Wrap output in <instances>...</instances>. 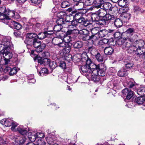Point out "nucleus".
Returning a JSON list of instances; mask_svg holds the SVG:
<instances>
[{"label":"nucleus","mask_w":145,"mask_h":145,"mask_svg":"<svg viewBox=\"0 0 145 145\" xmlns=\"http://www.w3.org/2000/svg\"><path fill=\"white\" fill-rule=\"evenodd\" d=\"M81 57V60L83 62H85L86 64L81 67L80 71L82 74L89 76L93 70L97 68L98 64H95L93 62L86 53L82 54Z\"/></svg>","instance_id":"nucleus-1"},{"label":"nucleus","mask_w":145,"mask_h":145,"mask_svg":"<svg viewBox=\"0 0 145 145\" xmlns=\"http://www.w3.org/2000/svg\"><path fill=\"white\" fill-rule=\"evenodd\" d=\"M106 68L103 63L98 64L97 68L93 70L90 74L92 80L95 82H98L100 80L99 76H103L106 75Z\"/></svg>","instance_id":"nucleus-2"},{"label":"nucleus","mask_w":145,"mask_h":145,"mask_svg":"<svg viewBox=\"0 0 145 145\" xmlns=\"http://www.w3.org/2000/svg\"><path fill=\"white\" fill-rule=\"evenodd\" d=\"M135 29L133 28H129L127 29L126 31L122 34V36H124L123 37V39H128L130 42H135L136 38L135 33Z\"/></svg>","instance_id":"nucleus-3"},{"label":"nucleus","mask_w":145,"mask_h":145,"mask_svg":"<svg viewBox=\"0 0 145 145\" xmlns=\"http://www.w3.org/2000/svg\"><path fill=\"white\" fill-rule=\"evenodd\" d=\"M0 42L5 46V48L12 50L13 49V45L11 42V38L2 36L0 38Z\"/></svg>","instance_id":"nucleus-4"},{"label":"nucleus","mask_w":145,"mask_h":145,"mask_svg":"<svg viewBox=\"0 0 145 145\" xmlns=\"http://www.w3.org/2000/svg\"><path fill=\"white\" fill-rule=\"evenodd\" d=\"M91 18L92 22H95L97 25L101 26L105 24V20H103V19L97 13L92 14Z\"/></svg>","instance_id":"nucleus-5"},{"label":"nucleus","mask_w":145,"mask_h":145,"mask_svg":"<svg viewBox=\"0 0 145 145\" xmlns=\"http://www.w3.org/2000/svg\"><path fill=\"white\" fill-rule=\"evenodd\" d=\"M11 139L14 141V144L15 145H22L25 143L26 138L23 137L12 136L10 137Z\"/></svg>","instance_id":"nucleus-6"},{"label":"nucleus","mask_w":145,"mask_h":145,"mask_svg":"<svg viewBox=\"0 0 145 145\" xmlns=\"http://www.w3.org/2000/svg\"><path fill=\"white\" fill-rule=\"evenodd\" d=\"M24 42L27 44V47L30 45L33 46L35 48L39 46L41 44V41L38 40L37 38H34L32 40L25 39L24 41Z\"/></svg>","instance_id":"nucleus-7"},{"label":"nucleus","mask_w":145,"mask_h":145,"mask_svg":"<svg viewBox=\"0 0 145 145\" xmlns=\"http://www.w3.org/2000/svg\"><path fill=\"white\" fill-rule=\"evenodd\" d=\"M123 95V97H126L125 100L130 99L134 95V92L131 89L128 88H125L122 91Z\"/></svg>","instance_id":"nucleus-8"},{"label":"nucleus","mask_w":145,"mask_h":145,"mask_svg":"<svg viewBox=\"0 0 145 145\" xmlns=\"http://www.w3.org/2000/svg\"><path fill=\"white\" fill-rule=\"evenodd\" d=\"M80 34L84 35L82 37V39L84 40H87L91 39L92 37L90 36V34L89 31L85 29L80 30Z\"/></svg>","instance_id":"nucleus-9"},{"label":"nucleus","mask_w":145,"mask_h":145,"mask_svg":"<svg viewBox=\"0 0 145 145\" xmlns=\"http://www.w3.org/2000/svg\"><path fill=\"white\" fill-rule=\"evenodd\" d=\"M56 33V37L57 38L60 39L62 40L63 39L64 41L67 44L71 43L70 42L72 41V38L71 36H65V35Z\"/></svg>","instance_id":"nucleus-10"},{"label":"nucleus","mask_w":145,"mask_h":145,"mask_svg":"<svg viewBox=\"0 0 145 145\" xmlns=\"http://www.w3.org/2000/svg\"><path fill=\"white\" fill-rule=\"evenodd\" d=\"M18 71L16 67L13 66H6L4 69L5 72H8L10 75H13L16 74Z\"/></svg>","instance_id":"nucleus-11"},{"label":"nucleus","mask_w":145,"mask_h":145,"mask_svg":"<svg viewBox=\"0 0 145 145\" xmlns=\"http://www.w3.org/2000/svg\"><path fill=\"white\" fill-rule=\"evenodd\" d=\"M127 40L123 39V40L120 39L118 41H116V43L119 45H121L122 48L124 49L127 50L130 46V44L126 42Z\"/></svg>","instance_id":"nucleus-12"},{"label":"nucleus","mask_w":145,"mask_h":145,"mask_svg":"<svg viewBox=\"0 0 145 145\" xmlns=\"http://www.w3.org/2000/svg\"><path fill=\"white\" fill-rule=\"evenodd\" d=\"M119 82L117 79L115 80L113 82L110 81L107 84V86L110 89L116 91L118 88Z\"/></svg>","instance_id":"nucleus-13"},{"label":"nucleus","mask_w":145,"mask_h":145,"mask_svg":"<svg viewBox=\"0 0 145 145\" xmlns=\"http://www.w3.org/2000/svg\"><path fill=\"white\" fill-rule=\"evenodd\" d=\"M41 54L42 56H41V57H46V58L43 59L44 65H49L50 60L47 58L50 57V53L48 52L44 51Z\"/></svg>","instance_id":"nucleus-14"},{"label":"nucleus","mask_w":145,"mask_h":145,"mask_svg":"<svg viewBox=\"0 0 145 145\" xmlns=\"http://www.w3.org/2000/svg\"><path fill=\"white\" fill-rule=\"evenodd\" d=\"M16 132H18L22 135H27V128L22 125H20L16 128Z\"/></svg>","instance_id":"nucleus-15"},{"label":"nucleus","mask_w":145,"mask_h":145,"mask_svg":"<svg viewBox=\"0 0 145 145\" xmlns=\"http://www.w3.org/2000/svg\"><path fill=\"white\" fill-rule=\"evenodd\" d=\"M0 19L2 20V22L8 25L10 27L11 24V22L13 20H11L10 18H8L7 16L4 15L3 16H0Z\"/></svg>","instance_id":"nucleus-16"},{"label":"nucleus","mask_w":145,"mask_h":145,"mask_svg":"<svg viewBox=\"0 0 145 145\" xmlns=\"http://www.w3.org/2000/svg\"><path fill=\"white\" fill-rule=\"evenodd\" d=\"M82 8L80 9H78V10H75L72 11V14L73 16V18L74 20H77V18L80 17L82 14V12L81 11H79V10H81Z\"/></svg>","instance_id":"nucleus-17"},{"label":"nucleus","mask_w":145,"mask_h":145,"mask_svg":"<svg viewBox=\"0 0 145 145\" xmlns=\"http://www.w3.org/2000/svg\"><path fill=\"white\" fill-rule=\"evenodd\" d=\"M99 29V28L98 27H95L91 29V33L92 35H90V36L92 37L91 39L93 40H94L95 39V38H96L97 39V37H96L95 35H98L99 36V31L98 30Z\"/></svg>","instance_id":"nucleus-18"},{"label":"nucleus","mask_w":145,"mask_h":145,"mask_svg":"<svg viewBox=\"0 0 145 145\" xmlns=\"http://www.w3.org/2000/svg\"><path fill=\"white\" fill-rule=\"evenodd\" d=\"M28 137L29 139L31 141H34L37 138L36 132L34 131H31L29 132Z\"/></svg>","instance_id":"nucleus-19"},{"label":"nucleus","mask_w":145,"mask_h":145,"mask_svg":"<svg viewBox=\"0 0 145 145\" xmlns=\"http://www.w3.org/2000/svg\"><path fill=\"white\" fill-rule=\"evenodd\" d=\"M69 22V21H66L65 19L62 18L57 19L56 21V23L57 24L61 25L63 27H65V25H67L68 23Z\"/></svg>","instance_id":"nucleus-20"},{"label":"nucleus","mask_w":145,"mask_h":145,"mask_svg":"<svg viewBox=\"0 0 145 145\" xmlns=\"http://www.w3.org/2000/svg\"><path fill=\"white\" fill-rule=\"evenodd\" d=\"M115 19V16L114 15L111 14L110 13L107 14L105 15L103 18V20H105V25L106 24V22L108 20H113Z\"/></svg>","instance_id":"nucleus-21"},{"label":"nucleus","mask_w":145,"mask_h":145,"mask_svg":"<svg viewBox=\"0 0 145 145\" xmlns=\"http://www.w3.org/2000/svg\"><path fill=\"white\" fill-rule=\"evenodd\" d=\"M13 121L10 119H3L1 120V123L6 127H8L11 126L12 123H13Z\"/></svg>","instance_id":"nucleus-22"},{"label":"nucleus","mask_w":145,"mask_h":145,"mask_svg":"<svg viewBox=\"0 0 145 145\" xmlns=\"http://www.w3.org/2000/svg\"><path fill=\"white\" fill-rule=\"evenodd\" d=\"M127 70L125 68H122L119 70L117 73V75L120 77L126 76L128 75Z\"/></svg>","instance_id":"nucleus-23"},{"label":"nucleus","mask_w":145,"mask_h":145,"mask_svg":"<svg viewBox=\"0 0 145 145\" xmlns=\"http://www.w3.org/2000/svg\"><path fill=\"white\" fill-rule=\"evenodd\" d=\"M11 23V24L10 27L11 28L15 29L17 30H20L22 28V26L20 23L15 21L13 20Z\"/></svg>","instance_id":"nucleus-24"},{"label":"nucleus","mask_w":145,"mask_h":145,"mask_svg":"<svg viewBox=\"0 0 145 145\" xmlns=\"http://www.w3.org/2000/svg\"><path fill=\"white\" fill-rule=\"evenodd\" d=\"M72 45V43L67 44L66 46L64 47L62 50V52L63 54H68L71 51V47Z\"/></svg>","instance_id":"nucleus-25"},{"label":"nucleus","mask_w":145,"mask_h":145,"mask_svg":"<svg viewBox=\"0 0 145 145\" xmlns=\"http://www.w3.org/2000/svg\"><path fill=\"white\" fill-rule=\"evenodd\" d=\"M145 52V48H138L137 49V61L138 60L139 58V55Z\"/></svg>","instance_id":"nucleus-26"},{"label":"nucleus","mask_w":145,"mask_h":145,"mask_svg":"<svg viewBox=\"0 0 145 145\" xmlns=\"http://www.w3.org/2000/svg\"><path fill=\"white\" fill-rule=\"evenodd\" d=\"M113 49L111 47H106L104 49V52L105 54L107 55H110L114 52Z\"/></svg>","instance_id":"nucleus-27"},{"label":"nucleus","mask_w":145,"mask_h":145,"mask_svg":"<svg viewBox=\"0 0 145 145\" xmlns=\"http://www.w3.org/2000/svg\"><path fill=\"white\" fill-rule=\"evenodd\" d=\"M96 13L103 19V18L106 14L107 11L102 8H100Z\"/></svg>","instance_id":"nucleus-28"},{"label":"nucleus","mask_w":145,"mask_h":145,"mask_svg":"<svg viewBox=\"0 0 145 145\" xmlns=\"http://www.w3.org/2000/svg\"><path fill=\"white\" fill-rule=\"evenodd\" d=\"M117 3L120 6L127 8L128 2L127 0H120Z\"/></svg>","instance_id":"nucleus-29"},{"label":"nucleus","mask_w":145,"mask_h":145,"mask_svg":"<svg viewBox=\"0 0 145 145\" xmlns=\"http://www.w3.org/2000/svg\"><path fill=\"white\" fill-rule=\"evenodd\" d=\"M45 47L46 45L45 44H41L39 46L35 48V51L38 53L41 52L44 50Z\"/></svg>","instance_id":"nucleus-30"},{"label":"nucleus","mask_w":145,"mask_h":145,"mask_svg":"<svg viewBox=\"0 0 145 145\" xmlns=\"http://www.w3.org/2000/svg\"><path fill=\"white\" fill-rule=\"evenodd\" d=\"M108 30L106 29L100 30L99 31V38H102L104 37L106 35H108Z\"/></svg>","instance_id":"nucleus-31"},{"label":"nucleus","mask_w":145,"mask_h":145,"mask_svg":"<svg viewBox=\"0 0 145 145\" xmlns=\"http://www.w3.org/2000/svg\"><path fill=\"white\" fill-rule=\"evenodd\" d=\"M103 0H93V4L95 7L100 8L103 4Z\"/></svg>","instance_id":"nucleus-32"},{"label":"nucleus","mask_w":145,"mask_h":145,"mask_svg":"<svg viewBox=\"0 0 145 145\" xmlns=\"http://www.w3.org/2000/svg\"><path fill=\"white\" fill-rule=\"evenodd\" d=\"M103 5L102 8L105 9L106 11L108 10L109 11V10L112 6V4L108 2H105V3H103Z\"/></svg>","instance_id":"nucleus-33"},{"label":"nucleus","mask_w":145,"mask_h":145,"mask_svg":"<svg viewBox=\"0 0 145 145\" xmlns=\"http://www.w3.org/2000/svg\"><path fill=\"white\" fill-rule=\"evenodd\" d=\"M10 50H7V52H5L3 53V54L2 55L3 57H6L5 58L9 59H11L12 57V52L10 51Z\"/></svg>","instance_id":"nucleus-34"},{"label":"nucleus","mask_w":145,"mask_h":145,"mask_svg":"<svg viewBox=\"0 0 145 145\" xmlns=\"http://www.w3.org/2000/svg\"><path fill=\"white\" fill-rule=\"evenodd\" d=\"M88 50L93 56H95L98 53L96 48L93 46L89 47L88 48Z\"/></svg>","instance_id":"nucleus-35"},{"label":"nucleus","mask_w":145,"mask_h":145,"mask_svg":"<svg viewBox=\"0 0 145 145\" xmlns=\"http://www.w3.org/2000/svg\"><path fill=\"white\" fill-rule=\"evenodd\" d=\"M1 42H0V54H3V53L6 52H7V50H10L5 48V46L1 43Z\"/></svg>","instance_id":"nucleus-36"},{"label":"nucleus","mask_w":145,"mask_h":145,"mask_svg":"<svg viewBox=\"0 0 145 145\" xmlns=\"http://www.w3.org/2000/svg\"><path fill=\"white\" fill-rule=\"evenodd\" d=\"M118 12V8L116 6L111 7L109 11V13L112 14V15L114 16Z\"/></svg>","instance_id":"nucleus-37"},{"label":"nucleus","mask_w":145,"mask_h":145,"mask_svg":"<svg viewBox=\"0 0 145 145\" xmlns=\"http://www.w3.org/2000/svg\"><path fill=\"white\" fill-rule=\"evenodd\" d=\"M35 144L33 142L28 143L26 145H44V141L42 140H38L35 142Z\"/></svg>","instance_id":"nucleus-38"},{"label":"nucleus","mask_w":145,"mask_h":145,"mask_svg":"<svg viewBox=\"0 0 145 145\" xmlns=\"http://www.w3.org/2000/svg\"><path fill=\"white\" fill-rule=\"evenodd\" d=\"M62 26L61 25H59L58 24H57L54 26L53 29L54 31H55V32H56V33L58 34H60V33L58 34V32H60V31L62 29Z\"/></svg>","instance_id":"nucleus-39"},{"label":"nucleus","mask_w":145,"mask_h":145,"mask_svg":"<svg viewBox=\"0 0 145 145\" xmlns=\"http://www.w3.org/2000/svg\"><path fill=\"white\" fill-rule=\"evenodd\" d=\"M114 25L117 28L120 27L122 25V21L119 18L116 19L114 22Z\"/></svg>","instance_id":"nucleus-40"},{"label":"nucleus","mask_w":145,"mask_h":145,"mask_svg":"<svg viewBox=\"0 0 145 145\" xmlns=\"http://www.w3.org/2000/svg\"><path fill=\"white\" fill-rule=\"evenodd\" d=\"M70 5V3L67 0L63 1L61 4V7L63 8L68 7Z\"/></svg>","instance_id":"nucleus-41"},{"label":"nucleus","mask_w":145,"mask_h":145,"mask_svg":"<svg viewBox=\"0 0 145 145\" xmlns=\"http://www.w3.org/2000/svg\"><path fill=\"white\" fill-rule=\"evenodd\" d=\"M113 37H114L115 39H118V41L120 39L123 40V37H124V36H123V37H122V35H121L120 32H116L115 31V33L113 35Z\"/></svg>","instance_id":"nucleus-42"},{"label":"nucleus","mask_w":145,"mask_h":145,"mask_svg":"<svg viewBox=\"0 0 145 145\" xmlns=\"http://www.w3.org/2000/svg\"><path fill=\"white\" fill-rule=\"evenodd\" d=\"M8 9H6L5 7L2 6L0 7V14L1 16L5 15L7 12Z\"/></svg>","instance_id":"nucleus-43"},{"label":"nucleus","mask_w":145,"mask_h":145,"mask_svg":"<svg viewBox=\"0 0 145 145\" xmlns=\"http://www.w3.org/2000/svg\"><path fill=\"white\" fill-rule=\"evenodd\" d=\"M35 21L36 19L34 18H32L30 19L28 23H29V25L30 26H28L26 27H25L27 31H29L30 29L31 28V26H32V25H33V24H34L33 23V22H35Z\"/></svg>","instance_id":"nucleus-44"},{"label":"nucleus","mask_w":145,"mask_h":145,"mask_svg":"<svg viewBox=\"0 0 145 145\" xmlns=\"http://www.w3.org/2000/svg\"><path fill=\"white\" fill-rule=\"evenodd\" d=\"M37 37L38 39L40 40H42L47 37L45 32L44 31L43 32L39 33L37 35Z\"/></svg>","instance_id":"nucleus-45"},{"label":"nucleus","mask_w":145,"mask_h":145,"mask_svg":"<svg viewBox=\"0 0 145 145\" xmlns=\"http://www.w3.org/2000/svg\"><path fill=\"white\" fill-rule=\"evenodd\" d=\"M123 20L124 22H127L129 20L130 18V16L128 13H125L123 14L122 16Z\"/></svg>","instance_id":"nucleus-46"},{"label":"nucleus","mask_w":145,"mask_h":145,"mask_svg":"<svg viewBox=\"0 0 145 145\" xmlns=\"http://www.w3.org/2000/svg\"><path fill=\"white\" fill-rule=\"evenodd\" d=\"M34 75L33 74H31L29 75L27 79L28 80V83H32L34 84L36 82L34 78Z\"/></svg>","instance_id":"nucleus-47"},{"label":"nucleus","mask_w":145,"mask_h":145,"mask_svg":"<svg viewBox=\"0 0 145 145\" xmlns=\"http://www.w3.org/2000/svg\"><path fill=\"white\" fill-rule=\"evenodd\" d=\"M37 35L35 33H28L27 34L26 37L28 38L26 39L29 40H30V39H31L33 38H35L37 36Z\"/></svg>","instance_id":"nucleus-48"},{"label":"nucleus","mask_w":145,"mask_h":145,"mask_svg":"<svg viewBox=\"0 0 145 145\" xmlns=\"http://www.w3.org/2000/svg\"><path fill=\"white\" fill-rule=\"evenodd\" d=\"M39 73L40 76H44V74L48 73L47 69L46 68H42Z\"/></svg>","instance_id":"nucleus-49"},{"label":"nucleus","mask_w":145,"mask_h":145,"mask_svg":"<svg viewBox=\"0 0 145 145\" xmlns=\"http://www.w3.org/2000/svg\"><path fill=\"white\" fill-rule=\"evenodd\" d=\"M82 43L80 41H77L74 42L73 44V47L76 48H79L82 46Z\"/></svg>","instance_id":"nucleus-50"},{"label":"nucleus","mask_w":145,"mask_h":145,"mask_svg":"<svg viewBox=\"0 0 145 145\" xmlns=\"http://www.w3.org/2000/svg\"><path fill=\"white\" fill-rule=\"evenodd\" d=\"M145 101V99L142 97H139L137 99V103L138 105L142 104Z\"/></svg>","instance_id":"nucleus-51"},{"label":"nucleus","mask_w":145,"mask_h":145,"mask_svg":"<svg viewBox=\"0 0 145 145\" xmlns=\"http://www.w3.org/2000/svg\"><path fill=\"white\" fill-rule=\"evenodd\" d=\"M95 56L96 60L99 62H101L103 61V57L101 55L100 53L98 52Z\"/></svg>","instance_id":"nucleus-52"},{"label":"nucleus","mask_w":145,"mask_h":145,"mask_svg":"<svg viewBox=\"0 0 145 145\" xmlns=\"http://www.w3.org/2000/svg\"><path fill=\"white\" fill-rule=\"evenodd\" d=\"M137 44H138V48H144L143 46L144 45V42L143 40H137Z\"/></svg>","instance_id":"nucleus-53"},{"label":"nucleus","mask_w":145,"mask_h":145,"mask_svg":"<svg viewBox=\"0 0 145 145\" xmlns=\"http://www.w3.org/2000/svg\"><path fill=\"white\" fill-rule=\"evenodd\" d=\"M7 12L5 16H7L8 17H13L15 13L14 11H10L8 9Z\"/></svg>","instance_id":"nucleus-54"},{"label":"nucleus","mask_w":145,"mask_h":145,"mask_svg":"<svg viewBox=\"0 0 145 145\" xmlns=\"http://www.w3.org/2000/svg\"><path fill=\"white\" fill-rule=\"evenodd\" d=\"M143 92H145V90L142 87H140V89H138L137 90V93L139 95L141 96H142L144 94V93H143Z\"/></svg>","instance_id":"nucleus-55"},{"label":"nucleus","mask_w":145,"mask_h":145,"mask_svg":"<svg viewBox=\"0 0 145 145\" xmlns=\"http://www.w3.org/2000/svg\"><path fill=\"white\" fill-rule=\"evenodd\" d=\"M11 125L12 127L11 128V129L13 131L16 132V127H17L18 124L14 121H13Z\"/></svg>","instance_id":"nucleus-56"},{"label":"nucleus","mask_w":145,"mask_h":145,"mask_svg":"<svg viewBox=\"0 0 145 145\" xmlns=\"http://www.w3.org/2000/svg\"><path fill=\"white\" fill-rule=\"evenodd\" d=\"M93 3V0H84V5L87 6L91 5Z\"/></svg>","instance_id":"nucleus-57"},{"label":"nucleus","mask_w":145,"mask_h":145,"mask_svg":"<svg viewBox=\"0 0 145 145\" xmlns=\"http://www.w3.org/2000/svg\"><path fill=\"white\" fill-rule=\"evenodd\" d=\"M49 65L50 68L52 69H55L57 66L56 63L54 61H50Z\"/></svg>","instance_id":"nucleus-58"},{"label":"nucleus","mask_w":145,"mask_h":145,"mask_svg":"<svg viewBox=\"0 0 145 145\" xmlns=\"http://www.w3.org/2000/svg\"><path fill=\"white\" fill-rule=\"evenodd\" d=\"M21 34V32L19 30H16L14 31V34L16 37H20Z\"/></svg>","instance_id":"nucleus-59"},{"label":"nucleus","mask_w":145,"mask_h":145,"mask_svg":"<svg viewBox=\"0 0 145 145\" xmlns=\"http://www.w3.org/2000/svg\"><path fill=\"white\" fill-rule=\"evenodd\" d=\"M59 66L63 69H66V65L65 62L64 61H61L59 63Z\"/></svg>","instance_id":"nucleus-60"},{"label":"nucleus","mask_w":145,"mask_h":145,"mask_svg":"<svg viewBox=\"0 0 145 145\" xmlns=\"http://www.w3.org/2000/svg\"><path fill=\"white\" fill-rule=\"evenodd\" d=\"M65 27L67 28L68 30H69L71 31L76 28L75 27L72 25L71 24L69 25L68 23L67 25H65Z\"/></svg>","instance_id":"nucleus-61"},{"label":"nucleus","mask_w":145,"mask_h":145,"mask_svg":"<svg viewBox=\"0 0 145 145\" xmlns=\"http://www.w3.org/2000/svg\"><path fill=\"white\" fill-rule=\"evenodd\" d=\"M136 48L135 45H133L130 46L128 48V50L131 51V53H133L135 52V49Z\"/></svg>","instance_id":"nucleus-62"},{"label":"nucleus","mask_w":145,"mask_h":145,"mask_svg":"<svg viewBox=\"0 0 145 145\" xmlns=\"http://www.w3.org/2000/svg\"><path fill=\"white\" fill-rule=\"evenodd\" d=\"M44 32L47 37H50L51 35L53 34L54 33L53 31H45Z\"/></svg>","instance_id":"nucleus-63"},{"label":"nucleus","mask_w":145,"mask_h":145,"mask_svg":"<svg viewBox=\"0 0 145 145\" xmlns=\"http://www.w3.org/2000/svg\"><path fill=\"white\" fill-rule=\"evenodd\" d=\"M67 44V43H66L64 41H62L61 42H59L58 43L56 44V45H57L60 47H64L66 46Z\"/></svg>","instance_id":"nucleus-64"}]
</instances>
